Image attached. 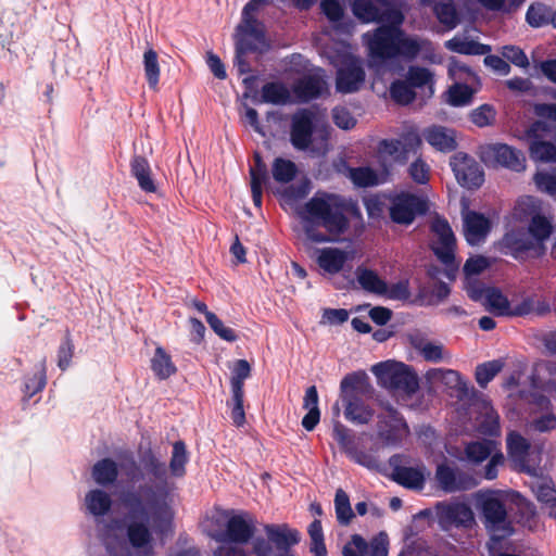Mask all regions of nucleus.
Returning a JSON list of instances; mask_svg holds the SVG:
<instances>
[{"instance_id":"f257e3e1","label":"nucleus","mask_w":556,"mask_h":556,"mask_svg":"<svg viewBox=\"0 0 556 556\" xmlns=\"http://www.w3.org/2000/svg\"><path fill=\"white\" fill-rule=\"evenodd\" d=\"M186 447L175 442L168 468L152 452L146 453L127 471L128 484L118 494L124 522L112 520L100 534L108 556H154V538L173 531L176 516V488L170 476L186 472Z\"/></svg>"},{"instance_id":"f03ea898","label":"nucleus","mask_w":556,"mask_h":556,"mask_svg":"<svg viewBox=\"0 0 556 556\" xmlns=\"http://www.w3.org/2000/svg\"><path fill=\"white\" fill-rule=\"evenodd\" d=\"M349 1L354 15L363 23H388L363 35V43L367 49L370 67L378 68L383 66L387 61L394 59L413 61L421 58V60L432 64L442 63V58L437 54L430 40L409 35L401 28L404 16L400 11H391L388 17H384L379 14L378 9L372 4V0Z\"/></svg>"},{"instance_id":"7ed1b4c3","label":"nucleus","mask_w":556,"mask_h":556,"mask_svg":"<svg viewBox=\"0 0 556 556\" xmlns=\"http://www.w3.org/2000/svg\"><path fill=\"white\" fill-rule=\"evenodd\" d=\"M345 198L324 191L316 192L298 208L305 243H334L349 229Z\"/></svg>"},{"instance_id":"20e7f679","label":"nucleus","mask_w":556,"mask_h":556,"mask_svg":"<svg viewBox=\"0 0 556 556\" xmlns=\"http://www.w3.org/2000/svg\"><path fill=\"white\" fill-rule=\"evenodd\" d=\"M329 127L317 124L314 111L303 109L292 115L290 141L296 150L325 155L329 150Z\"/></svg>"},{"instance_id":"39448f33","label":"nucleus","mask_w":556,"mask_h":556,"mask_svg":"<svg viewBox=\"0 0 556 556\" xmlns=\"http://www.w3.org/2000/svg\"><path fill=\"white\" fill-rule=\"evenodd\" d=\"M553 232V224L547 216H538L528 224L527 228H511L504 235L502 244L515 257L522 253L541 255L545 250V242Z\"/></svg>"},{"instance_id":"423d86ee","label":"nucleus","mask_w":556,"mask_h":556,"mask_svg":"<svg viewBox=\"0 0 556 556\" xmlns=\"http://www.w3.org/2000/svg\"><path fill=\"white\" fill-rule=\"evenodd\" d=\"M473 500L476 508L482 515L484 527L491 535L489 549H493L497 541L511 535L514 532L502 494L496 491H479L473 494Z\"/></svg>"},{"instance_id":"0eeeda50","label":"nucleus","mask_w":556,"mask_h":556,"mask_svg":"<svg viewBox=\"0 0 556 556\" xmlns=\"http://www.w3.org/2000/svg\"><path fill=\"white\" fill-rule=\"evenodd\" d=\"M337 66V90L342 93L357 91L365 80L363 62L352 54L350 47L340 42L333 51L324 49L321 52Z\"/></svg>"},{"instance_id":"6e6552de","label":"nucleus","mask_w":556,"mask_h":556,"mask_svg":"<svg viewBox=\"0 0 556 556\" xmlns=\"http://www.w3.org/2000/svg\"><path fill=\"white\" fill-rule=\"evenodd\" d=\"M211 522L212 526L206 528L207 534L224 543L223 546L245 543L253 534V523L243 515L230 516L227 511L217 510L212 515Z\"/></svg>"},{"instance_id":"1a4fd4ad","label":"nucleus","mask_w":556,"mask_h":556,"mask_svg":"<svg viewBox=\"0 0 556 556\" xmlns=\"http://www.w3.org/2000/svg\"><path fill=\"white\" fill-rule=\"evenodd\" d=\"M371 372L377 378L378 384L388 390L412 395L419 388L417 374L402 362L388 359L377 363L371 366Z\"/></svg>"},{"instance_id":"9d476101","label":"nucleus","mask_w":556,"mask_h":556,"mask_svg":"<svg viewBox=\"0 0 556 556\" xmlns=\"http://www.w3.org/2000/svg\"><path fill=\"white\" fill-rule=\"evenodd\" d=\"M448 75L454 80V85L446 92L447 103L453 106L470 104L480 85L477 74L456 59H451Z\"/></svg>"},{"instance_id":"9b49d317","label":"nucleus","mask_w":556,"mask_h":556,"mask_svg":"<svg viewBox=\"0 0 556 556\" xmlns=\"http://www.w3.org/2000/svg\"><path fill=\"white\" fill-rule=\"evenodd\" d=\"M365 383V375L352 374L345 376L340 384L341 396L345 404V418L357 425L367 424L371 417V409L366 406L357 396L356 392Z\"/></svg>"},{"instance_id":"f8f14e48","label":"nucleus","mask_w":556,"mask_h":556,"mask_svg":"<svg viewBox=\"0 0 556 556\" xmlns=\"http://www.w3.org/2000/svg\"><path fill=\"white\" fill-rule=\"evenodd\" d=\"M507 454L514 467L530 476H538L542 460L541 450L517 432L507 435Z\"/></svg>"},{"instance_id":"ddd939ff","label":"nucleus","mask_w":556,"mask_h":556,"mask_svg":"<svg viewBox=\"0 0 556 556\" xmlns=\"http://www.w3.org/2000/svg\"><path fill=\"white\" fill-rule=\"evenodd\" d=\"M432 250L437 257L450 269L455 270L458 264L455 263V236L447 220L439 216L431 222Z\"/></svg>"},{"instance_id":"4468645a","label":"nucleus","mask_w":556,"mask_h":556,"mask_svg":"<svg viewBox=\"0 0 556 556\" xmlns=\"http://www.w3.org/2000/svg\"><path fill=\"white\" fill-rule=\"evenodd\" d=\"M292 63L303 65L307 75L299 79L292 87L294 101L307 102L321 96L327 89L325 72L319 67L308 70L302 55H293Z\"/></svg>"},{"instance_id":"2eb2a0df","label":"nucleus","mask_w":556,"mask_h":556,"mask_svg":"<svg viewBox=\"0 0 556 556\" xmlns=\"http://www.w3.org/2000/svg\"><path fill=\"white\" fill-rule=\"evenodd\" d=\"M426 210V200L419 194L402 191L390 198L389 213L392 222L396 224L409 225Z\"/></svg>"},{"instance_id":"dca6fc26","label":"nucleus","mask_w":556,"mask_h":556,"mask_svg":"<svg viewBox=\"0 0 556 556\" xmlns=\"http://www.w3.org/2000/svg\"><path fill=\"white\" fill-rule=\"evenodd\" d=\"M482 161L491 166H503L515 172L526 168L525 154L505 143H491L481 148Z\"/></svg>"},{"instance_id":"f3484780","label":"nucleus","mask_w":556,"mask_h":556,"mask_svg":"<svg viewBox=\"0 0 556 556\" xmlns=\"http://www.w3.org/2000/svg\"><path fill=\"white\" fill-rule=\"evenodd\" d=\"M309 255L314 258L323 275L334 276L342 273L350 261L354 258V252L336 248H311Z\"/></svg>"},{"instance_id":"a211bd4d","label":"nucleus","mask_w":556,"mask_h":556,"mask_svg":"<svg viewBox=\"0 0 556 556\" xmlns=\"http://www.w3.org/2000/svg\"><path fill=\"white\" fill-rule=\"evenodd\" d=\"M466 458L468 462L479 464L490 457L485 467L484 477L492 480L497 476V467L503 463L504 456L494 440H483L467 444Z\"/></svg>"},{"instance_id":"6ab92c4d","label":"nucleus","mask_w":556,"mask_h":556,"mask_svg":"<svg viewBox=\"0 0 556 556\" xmlns=\"http://www.w3.org/2000/svg\"><path fill=\"white\" fill-rule=\"evenodd\" d=\"M450 165L457 182L467 188H479L484 181V174L480 165L466 153L458 152L451 157Z\"/></svg>"},{"instance_id":"aec40b11","label":"nucleus","mask_w":556,"mask_h":556,"mask_svg":"<svg viewBox=\"0 0 556 556\" xmlns=\"http://www.w3.org/2000/svg\"><path fill=\"white\" fill-rule=\"evenodd\" d=\"M548 126L545 122H535L527 131L529 142V153L533 161L552 163L556 162V144L541 139V134L547 131Z\"/></svg>"},{"instance_id":"412c9836","label":"nucleus","mask_w":556,"mask_h":556,"mask_svg":"<svg viewBox=\"0 0 556 556\" xmlns=\"http://www.w3.org/2000/svg\"><path fill=\"white\" fill-rule=\"evenodd\" d=\"M437 516L443 529L455 527H470L475 523L471 508L464 503L439 504Z\"/></svg>"},{"instance_id":"4be33fe9","label":"nucleus","mask_w":556,"mask_h":556,"mask_svg":"<svg viewBox=\"0 0 556 556\" xmlns=\"http://www.w3.org/2000/svg\"><path fill=\"white\" fill-rule=\"evenodd\" d=\"M113 507V498L111 493L101 488L89 489L81 503V510L85 515L100 520L108 516Z\"/></svg>"},{"instance_id":"5701e85b","label":"nucleus","mask_w":556,"mask_h":556,"mask_svg":"<svg viewBox=\"0 0 556 556\" xmlns=\"http://www.w3.org/2000/svg\"><path fill=\"white\" fill-rule=\"evenodd\" d=\"M490 267L489 258L478 255L469 257L464 265L465 289L468 295L475 300H482L483 285L477 277Z\"/></svg>"},{"instance_id":"b1692460","label":"nucleus","mask_w":556,"mask_h":556,"mask_svg":"<svg viewBox=\"0 0 556 556\" xmlns=\"http://www.w3.org/2000/svg\"><path fill=\"white\" fill-rule=\"evenodd\" d=\"M464 235L470 245L483 242L490 232L491 222L481 213L463 210Z\"/></svg>"},{"instance_id":"393cba45","label":"nucleus","mask_w":556,"mask_h":556,"mask_svg":"<svg viewBox=\"0 0 556 556\" xmlns=\"http://www.w3.org/2000/svg\"><path fill=\"white\" fill-rule=\"evenodd\" d=\"M401 457L395 455L390 458V466L393 468V479L400 484L410 489H421L429 472L424 466L402 467Z\"/></svg>"},{"instance_id":"a878e982","label":"nucleus","mask_w":556,"mask_h":556,"mask_svg":"<svg viewBox=\"0 0 556 556\" xmlns=\"http://www.w3.org/2000/svg\"><path fill=\"white\" fill-rule=\"evenodd\" d=\"M421 138L440 152H451L457 147L455 130L441 125H431L424 128Z\"/></svg>"},{"instance_id":"bb28decb","label":"nucleus","mask_w":556,"mask_h":556,"mask_svg":"<svg viewBox=\"0 0 556 556\" xmlns=\"http://www.w3.org/2000/svg\"><path fill=\"white\" fill-rule=\"evenodd\" d=\"M386 418H388V421H380L379 438L386 445H394L407 435V425L399 414L392 409L388 412Z\"/></svg>"},{"instance_id":"cd10ccee","label":"nucleus","mask_w":556,"mask_h":556,"mask_svg":"<svg viewBox=\"0 0 556 556\" xmlns=\"http://www.w3.org/2000/svg\"><path fill=\"white\" fill-rule=\"evenodd\" d=\"M214 556H285L273 544L264 539L256 538L253 541V548L251 553H245L239 546H219L215 552Z\"/></svg>"},{"instance_id":"c85d7f7f","label":"nucleus","mask_w":556,"mask_h":556,"mask_svg":"<svg viewBox=\"0 0 556 556\" xmlns=\"http://www.w3.org/2000/svg\"><path fill=\"white\" fill-rule=\"evenodd\" d=\"M265 532L268 541L283 555H288L287 549L300 540L299 532L286 525H266Z\"/></svg>"},{"instance_id":"c756f323","label":"nucleus","mask_w":556,"mask_h":556,"mask_svg":"<svg viewBox=\"0 0 556 556\" xmlns=\"http://www.w3.org/2000/svg\"><path fill=\"white\" fill-rule=\"evenodd\" d=\"M405 78L415 90H421L428 97L434 94L435 74L432 70L420 65H410L406 71Z\"/></svg>"},{"instance_id":"7c9ffc66","label":"nucleus","mask_w":556,"mask_h":556,"mask_svg":"<svg viewBox=\"0 0 556 556\" xmlns=\"http://www.w3.org/2000/svg\"><path fill=\"white\" fill-rule=\"evenodd\" d=\"M410 344L427 362L450 363L452 359V354L439 342H431L418 337H412Z\"/></svg>"},{"instance_id":"2f4dec72","label":"nucleus","mask_w":556,"mask_h":556,"mask_svg":"<svg viewBox=\"0 0 556 556\" xmlns=\"http://www.w3.org/2000/svg\"><path fill=\"white\" fill-rule=\"evenodd\" d=\"M538 216H544L541 213L540 201L530 195L522 197L516 202L510 213V225L523 224L526 222L529 224Z\"/></svg>"},{"instance_id":"473e14b6","label":"nucleus","mask_w":556,"mask_h":556,"mask_svg":"<svg viewBox=\"0 0 556 556\" xmlns=\"http://www.w3.org/2000/svg\"><path fill=\"white\" fill-rule=\"evenodd\" d=\"M348 176L356 187H372L386 181L388 168L384 164H382V168L379 170H375L368 166H361L350 168Z\"/></svg>"},{"instance_id":"72a5a7b5","label":"nucleus","mask_w":556,"mask_h":556,"mask_svg":"<svg viewBox=\"0 0 556 556\" xmlns=\"http://www.w3.org/2000/svg\"><path fill=\"white\" fill-rule=\"evenodd\" d=\"M445 48L452 52L467 55H484L491 51V47L470 39L465 34L455 35L445 41Z\"/></svg>"},{"instance_id":"f704fd0d","label":"nucleus","mask_w":556,"mask_h":556,"mask_svg":"<svg viewBox=\"0 0 556 556\" xmlns=\"http://www.w3.org/2000/svg\"><path fill=\"white\" fill-rule=\"evenodd\" d=\"M91 477L100 486L113 485L118 478V465L111 458H103L93 465Z\"/></svg>"},{"instance_id":"c9c22d12","label":"nucleus","mask_w":556,"mask_h":556,"mask_svg":"<svg viewBox=\"0 0 556 556\" xmlns=\"http://www.w3.org/2000/svg\"><path fill=\"white\" fill-rule=\"evenodd\" d=\"M358 285L368 293L382 296L386 291L387 282L378 275L377 271L367 267L359 266L355 270Z\"/></svg>"},{"instance_id":"e433bc0d","label":"nucleus","mask_w":556,"mask_h":556,"mask_svg":"<svg viewBox=\"0 0 556 556\" xmlns=\"http://www.w3.org/2000/svg\"><path fill=\"white\" fill-rule=\"evenodd\" d=\"M484 305L496 316H509L511 302L496 288H483Z\"/></svg>"},{"instance_id":"4c0bfd02","label":"nucleus","mask_w":556,"mask_h":556,"mask_svg":"<svg viewBox=\"0 0 556 556\" xmlns=\"http://www.w3.org/2000/svg\"><path fill=\"white\" fill-rule=\"evenodd\" d=\"M437 480L440 486L446 492L465 490L471 485L469 481L463 479L460 475L446 465L438 466Z\"/></svg>"},{"instance_id":"58836bf2","label":"nucleus","mask_w":556,"mask_h":556,"mask_svg":"<svg viewBox=\"0 0 556 556\" xmlns=\"http://www.w3.org/2000/svg\"><path fill=\"white\" fill-rule=\"evenodd\" d=\"M250 176L253 202L260 207L262 205L263 185L267 180V168L257 153L254 155V165L250 169Z\"/></svg>"},{"instance_id":"ea45409f","label":"nucleus","mask_w":556,"mask_h":556,"mask_svg":"<svg viewBox=\"0 0 556 556\" xmlns=\"http://www.w3.org/2000/svg\"><path fill=\"white\" fill-rule=\"evenodd\" d=\"M422 4H433L434 13L441 24L453 29L458 24V15L453 0H421Z\"/></svg>"},{"instance_id":"a19ab883","label":"nucleus","mask_w":556,"mask_h":556,"mask_svg":"<svg viewBox=\"0 0 556 556\" xmlns=\"http://www.w3.org/2000/svg\"><path fill=\"white\" fill-rule=\"evenodd\" d=\"M151 369L162 380L169 378L177 370L170 355L162 346H156L155 349L154 355L151 358Z\"/></svg>"},{"instance_id":"79ce46f5","label":"nucleus","mask_w":556,"mask_h":556,"mask_svg":"<svg viewBox=\"0 0 556 556\" xmlns=\"http://www.w3.org/2000/svg\"><path fill=\"white\" fill-rule=\"evenodd\" d=\"M131 173L138 181L139 187L146 192H155L156 185L151 176V169L148 161L141 156H136L131 161Z\"/></svg>"},{"instance_id":"37998d69","label":"nucleus","mask_w":556,"mask_h":556,"mask_svg":"<svg viewBox=\"0 0 556 556\" xmlns=\"http://www.w3.org/2000/svg\"><path fill=\"white\" fill-rule=\"evenodd\" d=\"M262 99L266 103L287 104L294 101L293 91L281 83H268L262 88Z\"/></svg>"},{"instance_id":"c03bdc74","label":"nucleus","mask_w":556,"mask_h":556,"mask_svg":"<svg viewBox=\"0 0 556 556\" xmlns=\"http://www.w3.org/2000/svg\"><path fill=\"white\" fill-rule=\"evenodd\" d=\"M46 362L41 361L35 366L33 374L25 378L24 392L28 397L39 393L46 387Z\"/></svg>"},{"instance_id":"a18cd8bd","label":"nucleus","mask_w":556,"mask_h":556,"mask_svg":"<svg viewBox=\"0 0 556 556\" xmlns=\"http://www.w3.org/2000/svg\"><path fill=\"white\" fill-rule=\"evenodd\" d=\"M552 9L541 2L532 3L526 13L527 23L533 28H540L552 23Z\"/></svg>"},{"instance_id":"49530a36","label":"nucleus","mask_w":556,"mask_h":556,"mask_svg":"<svg viewBox=\"0 0 556 556\" xmlns=\"http://www.w3.org/2000/svg\"><path fill=\"white\" fill-rule=\"evenodd\" d=\"M405 151V146L400 140H382L378 147V156L383 162L391 159L394 162L404 163L406 160Z\"/></svg>"},{"instance_id":"de8ad7c7","label":"nucleus","mask_w":556,"mask_h":556,"mask_svg":"<svg viewBox=\"0 0 556 556\" xmlns=\"http://www.w3.org/2000/svg\"><path fill=\"white\" fill-rule=\"evenodd\" d=\"M143 68L149 87L156 89L160 80L161 70L157 60V53L152 48L147 49L143 53Z\"/></svg>"},{"instance_id":"09e8293b","label":"nucleus","mask_w":556,"mask_h":556,"mask_svg":"<svg viewBox=\"0 0 556 556\" xmlns=\"http://www.w3.org/2000/svg\"><path fill=\"white\" fill-rule=\"evenodd\" d=\"M320 5L325 15L332 23V27L336 31L349 33V27L342 23L343 9L338 1L323 0Z\"/></svg>"},{"instance_id":"8fccbe9b","label":"nucleus","mask_w":556,"mask_h":556,"mask_svg":"<svg viewBox=\"0 0 556 556\" xmlns=\"http://www.w3.org/2000/svg\"><path fill=\"white\" fill-rule=\"evenodd\" d=\"M390 94L396 103L408 104L415 100L416 90L406 78L396 79L391 84Z\"/></svg>"},{"instance_id":"3c124183","label":"nucleus","mask_w":556,"mask_h":556,"mask_svg":"<svg viewBox=\"0 0 556 556\" xmlns=\"http://www.w3.org/2000/svg\"><path fill=\"white\" fill-rule=\"evenodd\" d=\"M427 377L434 381H441L451 389L462 390L465 387L459 372L453 369H431L428 371Z\"/></svg>"},{"instance_id":"603ef678","label":"nucleus","mask_w":556,"mask_h":556,"mask_svg":"<svg viewBox=\"0 0 556 556\" xmlns=\"http://www.w3.org/2000/svg\"><path fill=\"white\" fill-rule=\"evenodd\" d=\"M296 172V165L290 160L277 157L273 163V177L280 184L290 182L295 177Z\"/></svg>"},{"instance_id":"864d4df0","label":"nucleus","mask_w":556,"mask_h":556,"mask_svg":"<svg viewBox=\"0 0 556 556\" xmlns=\"http://www.w3.org/2000/svg\"><path fill=\"white\" fill-rule=\"evenodd\" d=\"M251 375V366L245 359H238L231 367V392L243 393V382Z\"/></svg>"},{"instance_id":"5fc2aeb1","label":"nucleus","mask_w":556,"mask_h":556,"mask_svg":"<svg viewBox=\"0 0 556 556\" xmlns=\"http://www.w3.org/2000/svg\"><path fill=\"white\" fill-rule=\"evenodd\" d=\"M334 508L338 521L348 525L353 517V510L348 494L341 489L336 492Z\"/></svg>"},{"instance_id":"6e6d98bb","label":"nucleus","mask_w":556,"mask_h":556,"mask_svg":"<svg viewBox=\"0 0 556 556\" xmlns=\"http://www.w3.org/2000/svg\"><path fill=\"white\" fill-rule=\"evenodd\" d=\"M503 363L498 359L483 363L476 369V379L484 388L502 369Z\"/></svg>"},{"instance_id":"4d7b16f0","label":"nucleus","mask_w":556,"mask_h":556,"mask_svg":"<svg viewBox=\"0 0 556 556\" xmlns=\"http://www.w3.org/2000/svg\"><path fill=\"white\" fill-rule=\"evenodd\" d=\"M532 490L540 502L551 504L552 506L556 503V490L551 481L538 479L533 482Z\"/></svg>"},{"instance_id":"13d9d810","label":"nucleus","mask_w":556,"mask_h":556,"mask_svg":"<svg viewBox=\"0 0 556 556\" xmlns=\"http://www.w3.org/2000/svg\"><path fill=\"white\" fill-rule=\"evenodd\" d=\"M483 420L479 424V430L489 435H495L500 432L498 416L494 409L488 404L483 403Z\"/></svg>"},{"instance_id":"bf43d9fd","label":"nucleus","mask_w":556,"mask_h":556,"mask_svg":"<svg viewBox=\"0 0 556 556\" xmlns=\"http://www.w3.org/2000/svg\"><path fill=\"white\" fill-rule=\"evenodd\" d=\"M536 376L541 386L546 390H556V366L552 363L538 365Z\"/></svg>"},{"instance_id":"052dcab7","label":"nucleus","mask_w":556,"mask_h":556,"mask_svg":"<svg viewBox=\"0 0 556 556\" xmlns=\"http://www.w3.org/2000/svg\"><path fill=\"white\" fill-rule=\"evenodd\" d=\"M332 121L337 127L343 130H350L355 127L357 121L345 106H336L332 110Z\"/></svg>"},{"instance_id":"680f3d73","label":"nucleus","mask_w":556,"mask_h":556,"mask_svg":"<svg viewBox=\"0 0 556 556\" xmlns=\"http://www.w3.org/2000/svg\"><path fill=\"white\" fill-rule=\"evenodd\" d=\"M534 181L539 190L556 195V170L540 172L534 176Z\"/></svg>"},{"instance_id":"e2e57ef3","label":"nucleus","mask_w":556,"mask_h":556,"mask_svg":"<svg viewBox=\"0 0 556 556\" xmlns=\"http://www.w3.org/2000/svg\"><path fill=\"white\" fill-rule=\"evenodd\" d=\"M207 324L220 339L227 342H233L237 340L235 331L231 328L225 326L224 323L215 314H207Z\"/></svg>"},{"instance_id":"0e129e2a","label":"nucleus","mask_w":556,"mask_h":556,"mask_svg":"<svg viewBox=\"0 0 556 556\" xmlns=\"http://www.w3.org/2000/svg\"><path fill=\"white\" fill-rule=\"evenodd\" d=\"M349 456L357 464L368 468L369 470H382V465L379 459L370 453L358 451L356 447L351 450Z\"/></svg>"},{"instance_id":"69168bd1","label":"nucleus","mask_w":556,"mask_h":556,"mask_svg":"<svg viewBox=\"0 0 556 556\" xmlns=\"http://www.w3.org/2000/svg\"><path fill=\"white\" fill-rule=\"evenodd\" d=\"M495 118V111L492 106L483 104L470 113L471 122L478 127H485Z\"/></svg>"},{"instance_id":"338daca9","label":"nucleus","mask_w":556,"mask_h":556,"mask_svg":"<svg viewBox=\"0 0 556 556\" xmlns=\"http://www.w3.org/2000/svg\"><path fill=\"white\" fill-rule=\"evenodd\" d=\"M530 426L534 431L539 432L554 430L556 428V416L552 412L546 410L542 415L534 417Z\"/></svg>"},{"instance_id":"774afa93","label":"nucleus","mask_w":556,"mask_h":556,"mask_svg":"<svg viewBox=\"0 0 556 556\" xmlns=\"http://www.w3.org/2000/svg\"><path fill=\"white\" fill-rule=\"evenodd\" d=\"M367 549L366 541L361 535L354 534L343 547V556H364Z\"/></svg>"}]
</instances>
